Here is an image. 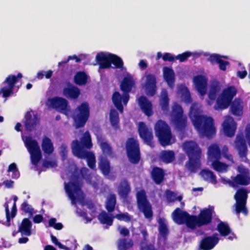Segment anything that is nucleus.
<instances>
[{
	"mask_svg": "<svg viewBox=\"0 0 250 250\" xmlns=\"http://www.w3.org/2000/svg\"><path fill=\"white\" fill-rule=\"evenodd\" d=\"M192 123L195 128L204 136L211 138L216 133L213 119L202 115L194 116Z\"/></svg>",
	"mask_w": 250,
	"mask_h": 250,
	"instance_id": "f257e3e1",
	"label": "nucleus"
},
{
	"mask_svg": "<svg viewBox=\"0 0 250 250\" xmlns=\"http://www.w3.org/2000/svg\"><path fill=\"white\" fill-rule=\"evenodd\" d=\"M154 130L156 136L162 146H165L172 144L171 129L165 121L158 120L155 125Z\"/></svg>",
	"mask_w": 250,
	"mask_h": 250,
	"instance_id": "f03ea898",
	"label": "nucleus"
},
{
	"mask_svg": "<svg viewBox=\"0 0 250 250\" xmlns=\"http://www.w3.org/2000/svg\"><path fill=\"white\" fill-rule=\"evenodd\" d=\"M90 116V108L89 104L83 102L77 106L75 110L73 116L74 125L76 128L83 127Z\"/></svg>",
	"mask_w": 250,
	"mask_h": 250,
	"instance_id": "7ed1b4c3",
	"label": "nucleus"
},
{
	"mask_svg": "<svg viewBox=\"0 0 250 250\" xmlns=\"http://www.w3.org/2000/svg\"><path fill=\"white\" fill-rule=\"evenodd\" d=\"M237 93V89L234 86H229L223 90L216 100L214 106L215 109L227 108L232 102V99Z\"/></svg>",
	"mask_w": 250,
	"mask_h": 250,
	"instance_id": "20e7f679",
	"label": "nucleus"
},
{
	"mask_svg": "<svg viewBox=\"0 0 250 250\" xmlns=\"http://www.w3.org/2000/svg\"><path fill=\"white\" fill-rule=\"evenodd\" d=\"M237 93V89L234 86H229L223 90L216 100L214 106L215 109L227 108L232 102V99Z\"/></svg>",
	"mask_w": 250,
	"mask_h": 250,
	"instance_id": "39448f33",
	"label": "nucleus"
},
{
	"mask_svg": "<svg viewBox=\"0 0 250 250\" xmlns=\"http://www.w3.org/2000/svg\"><path fill=\"white\" fill-rule=\"evenodd\" d=\"M127 157L130 163L137 164L141 160V152L138 141L134 138H128L125 144Z\"/></svg>",
	"mask_w": 250,
	"mask_h": 250,
	"instance_id": "423d86ee",
	"label": "nucleus"
},
{
	"mask_svg": "<svg viewBox=\"0 0 250 250\" xmlns=\"http://www.w3.org/2000/svg\"><path fill=\"white\" fill-rule=\"evenodd\" d=\"M136 197L138 209L144 213L146 218L151 219L153 216L152 207L147 200L145 191L144 190L138 191Z\"/></svg>",
	"mask_w": 250,
	"mask_h": 250,
	"instance_id": "0eeeda50",
	"label": "nucleus"
},
{
	"mask_svg": "<svg viewBox=\"0 0 250 250\" xmlns=\"http://www.w3.org/2000/svg\"><path fill=\"white\" fill-rule=\"evenodd\" d=\"M93 146L91 137L88 131H86L80 139V141L76 139L71 143V150L74 156L77 155V149L81 151H87L85 149H90Z\"/></svg>",
	"mask_w": 250,
	"mask_h": 250,
	"instance_id": "6e6552de",
	"label": "nucleus"
},
{
	"mask_svg": "<svg viewBox=\"0 0 250 250\" xmlns=\"http://www.w3.org/2000/svg\"><path fill=\"white\" fill-rule=\"evenodd\" d=\"M173 221L178 225L186 224L187 227L193 229V218L194 215H190L186 211L182 210L179 208H177L172 213Z\"/></svg>",
	"mask_w": 250,
	"mask_h": 250,
	"instance_id": "1a4fd4ad",
	"label": "nucleus"
},
{
	"mask_svg": "<svg viewBox=\"0 0 250 250\" xmlns=\"http://www.w3.org/2000/svg\"><path fill=\"white\" fill-rule=\"evenodd\" d=\"M213 208H205L201 210L198 216L194 215L193 218V229L196 226L200 227L209 224L212 220Z\"/></svg>",
	"mask_w": 250,
	"mask_h": 250,
	"instance_id": "9d476101",
	"label": "nucleus"
},
{
	"mask_svg": "<svg viewBox=\"0 0 250 250\" xmlns=\"http://www.w3.org/2000/svg\"><path fill=\"white\" fill-rule=\"evenodd\" d=\"M25 144L30 154L32 164L34 166H37L42 157V152L37 141L29 138L27 139Z\"/></svg>",
	"mask_w": 250,
	"mask_h": 250,
	"instance_id": "9b49d317",
	"label": "nucleus"
},
{
	"mask_svg": "<svg viewBox=\"0 0 250 250\" xmlns=\"http://www.w3.org/2000/svg\"><path fill=\"white\" fill-rule=\"evenodd\" d=\"M248 198V192L245 188L238 189L234 195V199L236 201L235 211L239 214L242 212L245 215H247L248 210L246 207Z\"/></svg>",
	"mask_w": 250,
	"mask_h": 250,
	"instance_id": "f8f14e48",
	"label": "nucleus"
},
{
	"mask_svg": "<svg viewBox=\"0 0 250 250\" xmlns=\"http://www.w3.org/2000/svg\"><path fill=\"white\" fill-rule=\"evenodd\" d=\"M172 121L179 131L183 130L187 126V118L184 115L183 109L178 104L175 105L173 108Z\"/></svg>",
	"mask_w": 250,
	"mask_h": 250,
	"instance_id": "ddd939ff",
	"label": "nucleus"
},
{
	"mask_svg": "<svg viewBox=\"0 0 250 250\" xmlns=\"http://www.w3.org/2000/svg\"><path fill=\"white\" fill-rule=\"evenodd\" d=\"M73 181L65 184L64 188L72 202H74L76 200L75 193L77 194L81 191L82 179L79 175H74L73 176Z\"/></svg>",
	"mask_w": 250,
	"mask_h": 250,
	"instance_id": "4468645a",
	"label": "nucleus"
},
{
	"mask_svg": "<svg viewBox=\"0 0 250 250\" xmlns=\"http://www.w3.org/2000/svg\"><path fill=\"white\" fill-rule=\"evenodd\" d=\"M135 87V82L131 76L128 75L123 78L120 84V89L123 92V102L124 105H126L129 100V93Z\"/></svg>",
	"mask_w": 250,
	"mask_h": 250,
	"instance_id": "2eb2a0df",
	"label": "nucleus"
},
{
	"mask_svg": "<svg viewBox=\"0 0 250 250\" xmlns=\"http://www.w3.org/2000/svg\"><path fill=\"white\" fill-rule=\"evenodd\" d=\"M18 82L17 77L14 75H9L2 83L1 92L3 97L6 98L13 93L15 84Z\"/></svg>",
	"mask_w": 250,
	"mask_h": 250,
	"instance_id": "dca6fc26",
	"label": "nucleus"
},
{
	"mask_svg": "<svg viewBox=\"0 0 250 250\" xmlns=\"http://www.w3.org/2000/svg\"><path fill=\"white\" fill-rule=\"evenodd\" d=\"M139 134L144 142L147 145L152 146L153 136L151 128H149L144 122L139 123Z\"/></svg>",
	"mask_w": 250,
	"mask_h": 250,
	"instance_id": "f3484780",
	"label": "nucleus"
},
{
	"mask_svg": "<svg viewBox=\"0 0 250 250\" xmlns=\"http://www.w3.org/2000/svg\"><path fill=\"white\" fill-rule=\"evenodd\" d=\"M234 146L240 157L243 158L247 157L248 147L243 133H239L237 134L234 141Z\"/></svg>",
	"mask_w": 250,
	"mask_h": 250,
	"instance_id": "a211bd4d",
	"label": "nucleus"
},
{
	"mask_svg": "<svg viewBox=\"0 0 250 250\" xmlns=\"http://www.w3.org/2000/svg\"><path fill=\"white\" fill-rule=\"evenodd\" d=\"M219 241V238L217 233L205 237L200 242L199 249L201 250H211L218 243Z\"/></svg>",
	"mask_w": 250,
	"mask_h": 250,
	"instance_id": "6ab92c4d",
	"label": "nucleus"
},
{
	"mask_svg": "<svg viewBox=\"0 0 250 250\" xmlns=\"http://www.w3.org/2000/svg\"><path fill=\"white\" fill-rule=\"evenodd\" d=\"M183 148L188 158L201 157V149L195 142H185L183 144Z\"/></svg>",
	"mask_w": 250,
	"mask_h": 250,
	"instance_id": "aec40b11",
	"label": "nucleus"
},
{
	"mask_svg": "<svg viewBox=\"0 0 250 250\" xmlns=\"http://www.w3.org/2000/svg\"><path fill=\"white\" fill-rule=\"evenodd\" d=\"M50 106L59 111L66 114L68 111V101L64 98L55 97L49 99Z\"/></svg>",
	"mask_w": 250,
	"mask_h": 250,
	"instance_id": "412c9836",
	"label": "nucleus"
},
{
	"mask_svg": "<svg viewBox=\"0 0 250 250\" xmlns=\"http://www.w3.org/2000/svg\"><path fill=\"white\" fill-rule=\"evenodd\" d=\"M225 135L228 137H233L235 133L237 124L233 118L230 116L226 117L222 124Z\"/></svg>",
	"mask_w": 250,
	"mask_h": 250,
	"instance_id": "4be33fe9",
	"label": "nucleus"
},
{
	"mask_svg": "<svg viewBox=\"0 0 250 250\" xmlns=\"http://www.w3.org/2000/svg\"><path fill=\"white\" fill-rule=\"evenodd\" d=\"M38 123L39 119L37 114L32 115L30 111L26 112L22 120V123L26 131L30 132L32 131Z\"/></svg>",
	"mask_w": 250,
	"mask_h": 250,
	"instance_id": "5701e85b",
	"label": "nucleus"
},
{
	"mask_svg": "<svg viewBox=\"0 0 250 250\" xmlns=\"http://www.w3.org/2000/svg\"><path fill=\"white\" fill-rule=\"evenodd\" d=\"M193 81L197 91L201 96H204L207 93V79L205 76L200 75L195 76Z\"/></svg>",
	"mask_w": 250,
	"mask_h": 250,
	"instance_id": "b1692460",
	"label": "nucleus"
},
{
	"mask_svg": "<svg viewBox=\"0 0 250 250\" xmlns=\"http://www.w3.org/2000/svg\"><path fill=\"white\" fill-rule=\"evenodd\" d=\"M146 93L148 96H153L157 90L156 79L154 75L148 74L146 76L145 83Z\"/></svg>",
	"mask_w": 250,
	"mask_h": 250,
	"instance_id": "393cba45",
	"label": "nucleus"
},
{
	"mask_svg": "<svg viewBox=\"0 0 250 250\" xmlns=\"http://www.w3.org/2000/svg\"><path fill=\"white\" fill-rule=\"evenodd\" d=\"M77 157L80 159H86L88 166L91 169L96 168V158L94 154L91 151H81L79 149L76 151Z\"/></svg>",
	"mask_w": 250,
	"mask_h": 250,
	"instance_id": "a878e982",
	"label": "nucleus"
},
{
	"mask_svg": "<svg viewBox=\"0 0 250 250\" xmlns=\"http://www.w3.org/2000/svg\"><path fill=\"white\" fill-rule=\"evenodd\" d=\"M111 54H106L104 52H100L96 55V60L99 65L100 69H106L111 67Z\"/></svg>",
	"mask_w": 250,
	"mask_h": 250,
	"instance_id": "bb28decb",
	"label": "nucleus"
},
{
	"mask_svg": "<svg viewBox=\"0 0 250 250\" xmlns=\"http://www.w3.org/2000/svg\"><path fill=\"white\" fill-rule=\"evenodd\" d=\"M62 93L68 99L76 100L81 94V91L76 86L69 83L67 87L63 88Z\"/></svg>",
	"mask_w": 250,
	"mask_h": 250,
	"instance_id": "cd10ccee",
	"label": "nucleus"
},
{
	"mask_svg": "<svg viewBox=\"0 0 250 250\" xmlns=\"http://www.w3.org/2000/svg\"><path fill=\"white\" fill-rule=\"evenodd\" d=\"M150 176L155 184L160 185L164 180L165 172L162 168L155 166L152 169Z\"/></svg>",
	"mask_w": 250,
	"mask_h": 250,
	"instance_id": "c85d7f7f",
	"label": "nucleus"
},
{
	"mask_svg": "<svg viewBox=\"0 0 250 250\" xmlns=\"http://www.w3.org/2000/svg\"><path fill=\"white\" fill-rule=\"evenodd\" d=\"M138 104L146 116H150L152 115V104L145 96H141L139 97Z\"/></svg>",
	"mask_w": 250,
	"mask_h": 250,
	"instance_id": "c756f323",
	"label": "nucleus"
},
{
	"mask_svg": "<svg viewBox=\"0 0 250 250\" xmlns=\"http://www.w3.org/2000/svg\"><path fill=\"white\" fill-rule=\"evenodd\" d=\"M131 191L130 186L126 179L122 180L119 185L118 188V193L120 197L126 200Z\"/></svg>",
	"mask_w": 250,
	"mask_h": 250,
	"instance_id": "7c9ffc66",
	"label": "nucleus"
},
{
	"mask_svg": "<svg viewBox=\"0 0 250 250\" xmlns=\"http://www.w3.org/2000/svg\"><path fill=\"white\" fill-rule=\"evenodd\" d=\"M229 184L232 187L238 185L247 186L250 184V177L246 174H238L232 181L229 180Z\"/></svg>",
	"mask_w": 250,
	"mask_h": 250,
	"instance_id": "2f4dec72",
	"label": "nucleus"
},
{
	"mask_svg": "<svg viewBox=\"0 0 250 250\" xmlns=\"http://www.w3.org/2000/svg\"><path fill=\"white\" fill-rule=\"evenodd\" d=\"M223 56H220L217 54H212L210 55L208 59V61L210 62L212 64L215 62L219 64V68L220 70L225 71L226 70L227 66L229 64V62L227 61H224L221 59ZM223 58H226L225 57Z\"/></svg>",
	"mask_w": 250,
	"mask_h": 250,
	"instance_id": "473e14b6",
	"label": "nucleus"
},
{
	"mask_svg": "<svg viewBox=\"0 0 250 250\" xmlns=\"http://www.w3.org/2000/svg\"><path fill=\"white\" fill-rule=\"evenodd\" d=\"M221 151L219 146L215 144H211L208 147V159L213 161L215 160L220 159Z\"/></svg>",
	"mask_w": 250,
	"mask_h": 250,
	"instance_id": "72a5a7b5",
	"label": "nucleus"
},
{
	"mask_svg": "<svg viewBox=\"0 0 250 250\" xmlns=\"http://www.w3.org/2000/svg\"><path fill=\"white\" fill-rule=\"evenodd\" d=\"M164 80L170 87H173L175 81V73L171 68L165 67L163 70Z\"/></svg>",
	"mask_w": 250,
	"mask_h": 250,
	"instance_id": "f704fd0d",
	"label": "nucleus"
},
{
	"mask_svg": "<svg viewBox=\"0 0 250 250\" xmlns=\"http://www.w3.org/2000/svg\"><path fill=\"white\" fill-rule=\"evenodd\" d=\"M32 226L31 221L28 218H24L22 219L21 224L19 227L18 232H20L22 234L25 236H30L32 233Z\"/></svg>",
	"mask_w": 250,
	"mask_h": 250,
	"instance_id": "c9c22d12",
	"label": "nucleus"
},
{
	"mask_svg": "<svg viewBox=\"0 0 250 250\" xmlns=\"http://www.w3.org/2000/svg\"><path fill=\"white\" fill-rule=\"evenodd\" d=\"M221 90L220 83L217 81H212L209 85L208 97L211 101H214Z\"/></svg>",
	"mask_w": 250,
	"mask_h": 250,
	"instance_id": "e433bc0d",
	"label": "nucleus"
},
{
	"mask_svg": "<svg viewBox=\"0 0 250 250\" xmlns=\"http://www.w3.org/2000/svg\"><path fill=\"white\" fill-rule=\"evenodd\" d=\"M201 157H189L186 163L187 167L191 172H195L201 166Z\"/></svg>",
	"mask_w": 250,
	"mask_h": 250,
	"instance_id": "4c0bfd02",
	"label": "nucleus"
},
{
	"mask_svg": "<svg viewBox=\"0 0 250 250\" xmlns=\"http://www.w3.org/2000/svg\"><path fill=\"white\" fill-rule=\"evenodd\" d=\"M169 99L168 96V93L166 89H163L160 93V105L163 111H167L169 109Z\"/></svg>",
	"mask_w": 250,
	"mask_h": 250,
	"instance_id": "58836bf2",
	"label": "nucleus"
},
{
	"mask_svg": "<svg viewBox=\"0 0 250 250\" xmlns=\"http://www.w3.org/2000/svg\"><path fill=\"white\" fill-rule=\"evenodd\" d=\"M159 160L165 164H169L175 159V154L172 150H162L159 156Z\"/></svg>",
	"mask_w": 250,
	"mask_h": 250,
	"instance_id": "ea45409f",
	"label": "nucleus"
},
{
	"mask_svg": "<svg viewBox=\"0 0 250 250\" xmlns=\"http://www.w3.org/2000/svg\"><path fill=\"white\" fill-rule=\"evenodd\" d=\"M41 146L42 150L45 154L50 155L52 153L54 150L53 144L51 140L47 136L43 137Z\"/></svg>",
	"mask_w": 250,
	"mask_h": 250,
	"instance_id": "a19ab883",
	"label": "nucleus"
},
{
	"mask_svg": "<svg viewBox=\"0 0 250 250\" xmlns=\"http://www.w3.org/2000/svg\"><path fill=\"white\" fill-rule=\"evenodd\" d=\"M200 175L205 181L213 184H216L217 183L216 177L215 175L212 171L209 169H202L200 172Z\"/></svg>",
	"mask_w": 250,
	"mask_h": 250,
	"instance_id": "79ce46f5",
	"label": "nucleus"
},
{
	"mask_svg": "<svg viewBox=\"0 0 250 250\" xmlns=\"http://www.w3.org/2000/svg\"><path fill=\"white\" fill-rule=\"evenodd\" d=\"M80 174L82 178L85 179L87 184L92 185L94 188H97L98 184L96 182L92 181L91 174L87 168L85 167H82L80 170Z\"/></svg>",
	"mask_w": 250,
	"mask_h": 250,
	"instance_id": "37998d69",
	"label": "nucleus"
},
{
	"mask_svg": "<svg viewBox=\"0 0 250 250\" xmlns=\"http://www.w3.org/2000/svg\"><path fill=\"white\" fill-rule=\"evenodd\" d=\"M98 141L100 142V147L104 154L110 157H114V153L112 151V148L106 142H103V138L102 136H98Z\"/></svg>",
	"mask_w": 250,
	"mask_h": 250,
	"instance_id": "c03bdc74",
	"label": "nucleus"
},
{
	"mask_svg": "<svg viewBox=\"0 0 250 250\" xmlns=\"http://www.w3.org/2000/svg\"><path fill=\"white\" fill-rule=\"evenodd\" d=\"M112 101L116 108L121 113L123 112L124 107L122 104L123 101V96L118 91H115L113 93L112 97Z\"/></svg>",
	"mask_w": 250,
	"mask_h": 250,
	"instance_id": "a18cd8bd",
	"label": "nucleus"
},
{
	"mask_svg": "<svg viewBox=\"0 0 250 250\" xmlns=\"http://www.w3.org/2000/svg\"><path fill=\"white\" fill-rule=\"evenodd\" d=\"M217 230L222 236H228L231 232V230L227 222L220 221L217 226Z\"/></svg>",
	"mask_w": 250,
	"mask_h": 250,
	"instance_id": "49530a36",
	"label": "nucleus"
},
{
	"mask_svg": "<svg viewBox=\"0 0 250 250\" xmlns=\"http://www.w3.org/2000/svg\"><path fill=\"white\" fill-rule=\"evenodd\" d=\"M230 110L233 115L239 116L243 113V106L239 99H235L230 104Z\"/></svg>",
	"mask_w": 250,
	"mask_h": 250,
	"instance_id": "de8ad7c7",
	"label": "nucleus"
},
{
	"mask_svg": "<svg viewBox=\"0 0 250 250\" xmlns=\"http://www.w3.org/2000/svg\"><path fill=\"white\" fill-rule=\"evenodd\" d=\"M99 167L104 175L107 176L110 172V162L106 158L103 157L101 159L99 163Z\"/></svg>",
	"mask_w": 250,
	"mask_h": 250,
	"instance_id": "09e8293b",
	"label": "nucleus"
},
{
	"mask_svg": "<svg viewBox=\"0 0 250 250\" xmlns=\"http://www.w3.org/2000/svg\"><path fill=\"white\" fill-rule=\"evenodd\" d=\"M88 76L84 71L77 72L74 77V83L79 85H85L87 82Z\"/></svg>",
	"mask_w": 250,
	"mask_h": 250,
	"instance_id": "8fccbe9b",
	"label": "nucleus"
},
{
	"mask_svg": "<svg viewBox=\"0 0 250 250\" xmlns=\"http://www.w3.org/2000/svg\"><path fill=\"white\" fill-rule=\"evenodd\" d=\"M116 205V197L115 194L110 193L107 198L105 202V208L109 213L112 212Z\"/></svg>",
	"mask_w": 250,
	"mask_h": 250,
	"instance_id": "3c124183",
	"label": "nucleus"
},
{
	"mask_svg": "<svg viewBox=\"0 0 250 250\" xmlns=\"http://www.w3.org/2000/svg\"><path fill=\"white\" fill-rule=\"evenodd\" d=\"M112 214H108L105 211H102L98 217V220L102 224H105L107 226H112L113 222V218Z\"/></svg>",
	"mask_w": 250,
	"mask_h": 250,
	"instance_id": "603ef678",
	"label": "nucleus"
},
{
	"mask_svg": "<svg viewBox=\"0 0 250 250\" xmlns=\"http://www.w3.org/2000/svg\"><path fill=\"white\" fill-rule=\"evenodd\" d=\"M109 120L111 125L116 129L119 128V116L117 111L111 109L110 111Z\"/></svg>",
	"mask_w": 250,
	"mask_h": 250,
	"instance_id": "864d4df0",
	"label": "nucleus"
},
{
	"mask_svg": "<svg viewBox=\"0 0 250 250\" xmlns=\"http://www.w3.org/2000/svg\"><path fill=\"white\" fill-rule=\"evenodd\" d=\"M220 159H217L212 161V166L213 168L219 172H226L228 169V166L224 163L219 161Z\"/></svg>",
	"mask_w": 250,
	"mask_h": 250,
	"instance_id": "5fc2aeb1",
	"label": "nucleus"
},
{
	"mask_svg": "<svg viewBox=\"0 0 250 250\" xmlns=\"http://www.w3.org/2000/svg\"><path fill=\"white\" fill-rule=\"evenodd\" d=\"M112 63L115 68L123 69L124 62L122 58L115 54H111V64Z\"/></svg>",
	"mask_w": 250,
	"mask_h": 250,
	"instance_id": "6e6d98bb",
	"label": "nucleus"
},
{
	"mask_svg": "<svg viewBox=\"0 0 250 250\" xmlns=\"http://www.w3.org/2000/svg\"><path fill=\"white\" fill-rule=\"evenodd\" d=\"M21 210L25 213H28L29 217H31L34 213V208L28 204L27 201H24L21 206Z\"/></svg>",
	"mask_w": 250,
	"mask_h": 250,
	"instance_id": "4d7b16f0",
	"label": "nucleus"
},
{
	"mask_svg": "<svg viewBox=\"0 0 250 250\" xmlns=\"http://www.w3.org/2000/svg\"><path fill=\"white\" fill-rule=\"evenodd\" d=\"M51 239L52 243L54 244L56 246H58L60 249H62L65 250H75V249H76L77 247L76 246H75L74 248L72 249V248H69L62 244L58 240L56 237L52 234L51 235Z\"/></svg>",
	"mask_w": 250,
	"mask_h": 250,
	"instance_id": "13d9d810",
	"label": "nucleus"
},
{
	"mask_svg": "<svg viewBox=\"0 0 250 250\" xmlns=\"http://www.w3.org/2000/svg\"><path fill=\"white\" fill-rule=\"evenodd\" d=\"M159 232L163 237H166L168 233V229L167 225L163 221V219H159Z\"/></svg>",
	"mask_w": 250,
	"mask_h": 250,
	"instance_id": "bf43d9fd",
	"label": "nucleus"
},
{
	"mask_svg": "<svg viewBox=\"0 0 250 250\" xmlns=\"http://www.w3.org/2000/svg\"><path fill=\"white\" fill-rule=\"evenodd\" d=\"M8 171L13 172L12 178L13 179H17L20 177V172L18 170L16 164L14 163L11 164L9 166Z\"/></svg>",
	"mask_w": 250,
	"mask_h": 250,
	"instance_id": "052dcab7",
	"label": "nucleus"
},
{
	"mask_svg": "<svg viewBox=\"0 0 250 250\" xmlns=\"http://www.w3.org/2000/svg\"><path fill=\"white\" fill-rule=\"evenodd\" d=\"M196 54L191 53L190 51H186L182 54H180L175 56V59L179 60L180 62H184L192 55Z\"/></svg>",
	"mask_w": 250,
	"mask_h": 250,
	"instance_id": "680f3d73",
	"label": "nucleus"
},
{
	"mask_svg": "<svg viewBox=\"0 0 250 250\" xmlns=\"http://www.w3.org/2000/svg\"><path fill=\"white\" fill-rule=\"evenodd\" d=\"M133 245L131 240L127 241L126 239H123L120 241L119 246L123 250H127Z\"/></svg>",
	"mask_w": 250,
	"mask_h": 250,
	"instance_id": "e2e57ef3",
	"label": "nucleus"
},
{
	"mask_svg": "<svg viewBox=\"0 0 250 250\" xmlns=\"http://www.w3.org/2000/svg\"><path fill=\"white\" fill-rule=\"evenodd\" d=\"M114 218L117 219L119 221H123L126 223L129 222L131 219V216L127 212L117 214L114 216Z\"/></svg>",
	"mask_w": 250,
	"mask_h": 250,
	"instance_id": "0e129e2a",
	"label": "nucleus"
},
{
	"mask_svg": "<svg viewBox=\"0 0 250 250\" xmlns=\"http://www.w3.org/2000/svg\"><path fill=\"white\" fill-rule=\"evenodd\" d=\"M176 193L170 190H167L166 191V196L167 200L169 202H173L175 200Z\"/></svg>",
	"mask_w": 250,
	"mask_h": 250,
	"instance_id": "69168bd1",
	"label": "nucleus"
},
{
	"mask_svg": "<svg viewBox=\"0 0 250 250\" xmlns=\"http://www.w3.org/2000/svg\"><path fill=\"white\" fill-rule=\"evenodd\" d=\"M57 163L54 161L44 160L42 163V166L46 168H53L57 167Z\"/></svg>",
	"mask_w": 250,
	"mask_h": 250,
	"instance_id": "338daca9",
	"label": "nucleus"
},
{
	"mask_svg": "<svg viewBox=\"0 0 250 250\" xmlns=\"http://www.w3.org/2000/svg\"><path fill=\"white\" fill-rule=\"evenodd\" d=\"M163 60L165 61H168L169 62H173L175 57H174L173 56L171 55V54L169 53H166L164 54V55L162 57Z\"/></svg>",
	"mask_w": 250,
	"mask_h": 250,
	"instance_id": "774afa93",
	"label": "nucleus"
}]
</instances>
